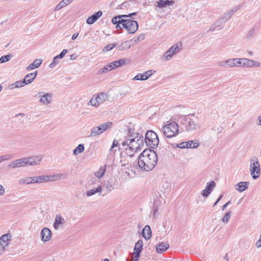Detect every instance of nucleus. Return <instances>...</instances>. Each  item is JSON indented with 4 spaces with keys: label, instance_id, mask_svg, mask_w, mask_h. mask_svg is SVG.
I'll use <instances>...</instances> for the list:
<instances>
[{
    "label": "nucleus",
    "instance_id": "nucleus-8",
    "mask_svg": "<svg viewBox=\"0 0 261 261\" xmlns=\"http://www.w3.org/2000/svg\"><path fill=\"white\" fill-rule=\"evenodd\" d=\"M250 172L254 179L258 178L260 175V168L257 158L253 156L250 159Z\"/></svg>",
    "mask_w": 261,
    "mask_h": 261
},
{
    "label": "nucleus",
    "instance_id": "nucleus-7",
    "mask_svg": "<svg viewBox=\"0 0 261 261\" xmlns=\"http://www.w3.org/2000/svg\"><path fill=\"white\" fill-rule=\"evenodd\" d=\"M147 146L154 148L158 147L159 143V139L157 134L152 130H148L144 139Z\"/></svg>",
    "mask_w": 261,
    "mask_h": 261
},
{
    "label": "nucleus",
    "instance_id": "nucleus-13",
    "mask_svg": "<svg viewBox=\"0 0 261 261\" xmlns=\"http://www.w3.org/2000/svg\"><path fill=\"white\" fill-rule=\"evenodd\" d=\"M66 222L65 219L60 215L56 216L53 226L55 229L58 230L60 227H62Z\"/></svg>",
    "mask_w": 261,
    "mask_h": 261
},
{
    "label": "nucleus",
    "instance_id": "nucleus-21",
    "mask_svg": "<svg viewBox=\"0 0 261 261\" xmlns=\"http://www.w3.org/2000/svg\"><path fill=\"white\" fill-rule=\"evenodd\" d=\"M42 60L40 59H35L33 63L30 64L27 68L28 70H31L39 67L42 64Z\"/></svg>",
    "mask_w": 261,
    "mask_h": 261
},
{
    "label": "nucleus",
    "instance_id": "nucleus-58",
    "mask_svg": "<svg viewBox=\"0 0 261 261\" xmlns=\"http://www.w3.org/2000/svg\"><path fill=\"white\" fill-rule=\"evenodd\" d=\"M30 180L31 184H36V176L30 177Z\"/></svg>",
    "mask_w": 261,
    "mask_h": 261
},
{
    "label": "nucleus",
    "instance_id": "nucleus-20",
    "mask_svg": "<svg viewBox=\"0 0 261 261\" xmlns=\"http://www.w3.org/2000/svg\"><path fill=\"white\" fill-rule=\"evenodd\" d=\"M142 235L144 238L146 240H148L150 239L151 237V230L149 225L145 226L142 230Z\"/></svg>",
    "mask_w": 261,
    "mask_h": 261
},
{
    "label": "nucleus",
    "instance_id": "nucleus-61",
    "mask_svg": "<svg viewBox=\"0 0 261 261\" xmlns=\"http://www.w3.org/2000/svg\"><path fill=\"white\" fill-rule=\"evenodd\" d=\"M77 55L73 54L70 55V58L71 60H75L77 59Z\"/></svg>",
    "mask_w": 261,
    "mask_h": 261
},
{
    "label": "nucleus",
    "instance_id": "nucleus-30",
    "mask_svg": "<svg viewBox=\"0 0 261 261\" xmlns=\"http://www.w3.org/2000/svg\"><path fill=\"white\" fill-rule=\"evenodd\" d=\"M36 181L37 184L48 182H49L48 175L37 176Z\"/></svg>",
    "mask_w": 261,
    "mask_h": 261
},
{
    "label": "nucleus",
    "instance_id": "nucleus-18",
    "mask_svg": "<svg viewBox=\"0 0 261 261\" xmlns=\"http://www.w3.org/2000/svg\"><path fill=\"white\" fill-rule=\"evenodd\" d=\"M249 185V182H247V181L239 182L236 186L237 187V188H236V190L240 192H242L244 191H245L248 189Z\"/></svg>",
    "mask_w": 261,
    "mask_h": 261
},
{
    "label": "nucleus",
    "instance_id": "nucleus-47",
    "mask_svg": "<svg viewBox=\"0 0 261 261\" xmlns=\"http://www.w3.org/2000/svg\"><path fill=\"white\" fill-rule=\"evenodd\" d=\"M235 67H242V58H234Z\"/></svg>",
    "mask_w": 261,
    "mask_h": 261
},
{
    "label": "nucleus",
    "instance_id": "nucleus-51",
    "mask_svg": "<svg viewBox=\"0 0 261 261\" xmlns=\"http://www.w3.org/2000/svg\"><path fill=\"white\" fill-rule=\"evenodd\" d=\"M116 46V44H110L107 45L105 48H103V51H108L111 50H112L114 47Z\"/></svg>",
    "mask_w": 261,
    "mask_h": 261
},
{
    "label": "nucleus",
    "instance_id": "nucleus-35",
    "mask_svg": "<svg viewBox=\"0 0 261 261\" xmlns=\"http://www.w3.org/2000/svg\"><path fill=\"white\" fill-rule=\"evenodd\" d=\"M87 105L91 106L95 108L99 107V105L95 95L90 99L89 101L87 103Z\"/></svg>",
    "mask_w": 261,
    "mask_h": 261
},
{
    "label": "nucleus",
    "instance_id": "nucleus-12",
    "mask_svg": "<svg viewBox=\"0 0 261 261\" xmlns=\"http://www.w3.org/2000/svg\"><path fill=\"white\" fill-rule=\"evenodd\" d=\"M242 67H259L260 66V63L259 62L247 58H242Z\"/></svg>",
    "mask_w": 261,
    "mask_h": 261
},
{
    "label": "nucleus",
    "instance_id": "nucleus-37",
    "mask_svg": "<svg viewBox=\"0 0 261 261\" xmlns=\"http://www.w3.org/2000/svg\"><path fill=\"white\" fill-rule=\"evenodd\" d=\"M99 135H100V133L99 131V128L96 127H93L90 132V135L88 136L89 137H95Z\"/></svg>",
    "mask_w": 261,
    "mask_h": 261
},
{
    "label": "nucleus",
    "instance_id": "nucleus-14",
    "mask_svg": "<svg viewBox=\"0 0 261 261\" xmlns=\"http://www.w3.org/2000/svg\"><path fill=\"white\" fill-rule=\"evenodd\" d=\"M216 184L215 181H211L207 184L205 188L202 191L201 194L202 196L207 197L212 192L213 188L215 187Z\"/></svg>",
    "mask_w": 261,
    "mask_h": 261
},
{
    "label": "nucleus",
    "instance_id": "nucleus-48",
    "mask_svg": "<svg viewBox=\"0 0 261 261\" xmlns=\"http://www.w3.org/2000/svg\"><path fill=\"white\" fill-rule=\"evenodd\" d=\"M106 188L108 192L112 191L115 189L114 186L108 181V182L106 184Z\"/></svg>",
    "mask_w": 261,
    "mask_h": 261
},
{
    "label": "nucleus",
    "instance_id": "nucleus-60",
    "mask_svg": "<svg viewBox=\"0 0 261 261\" xmlns=\"http://www.w3.org/2000/svg\"><path fill=\"white\" fill-rule=\"evenodd\" d=\"M136 14H137V12H133L132 13H129L128 15H121L127 16V18H132V16L136 15Z\"/></svg>",
    "mask_w": 261,
    "mask_h": 261
},
{
    "label": "nucleus",
    "instance_id": "nucleus-39",
    "mask_svg": "<svg viewBox=\"0 0 261 261\" xmlns=\"http://www.w3.org/2000/svg\"><path fill=\"white\" fill-rule=\"evenodd\" d=\"M187 148H195L197 147L199 145V143L195 140V141H190L187 142Z\"/></svg>",
    "mask_w": 261,
    "mask_h": 261
},
{
    "label": "nucleus",
    "instance_id": "nucleus-31",
    "mask_svg": "<svg viewBox=\"0 0 261 261\" xmlns=\"http://www.w3.org/2000/svg\"><path fill=\"white\" fill-rule=\"evenodd\" d=\"M173 56L168 49L164 54L161 57V60L163 62L170 60Z\"/></svg>",
    "mask_w": 261,
    "mask_h": 261
},
{
    "label": "nucleus",
    "instance_id": "nucleus-11",
    "mask_svg": "<svg viewBox=\"0 0 261 261\" xmlns=\"http://www.w3.org/2000/svg\"><path fill=\"white\" fill-rule=\"evenodd\" d=\"M10 238L9 234H3L0 238V252H4L5 247L8 246V242Z\"/></svg>",
    "mask_w": 261,
    "mask_h": 261
},
{
    "label": "nucleus",
    "instance_id": "nucleus-15",
    "mask_svg": "<svg viewBox=\"0 0 261 261\" xmlns=\"http://www.w3.org/2000/svg\"><path fill=\"white\" fill-rule=\"evenodd\" d=\"M67 173H58L54 175H48L49 182L60 180L62 179H66L68 177Z\"/></svg>",
    "mask_w": 261,
    "mask_h": 261
},
{
    "label": "nucleus",
    "instance_id": "nucleus-22",
    "mask_svg": "<svg viewBox=\"0 0 261 261\" xmlns=\"http://www.w3.org/2000/svg\"><path fill=\"white\" fill-rule=\"evenodd\" d=\"M174 4L173 0H159L157 2V7L159 8H164L167 6H171Z\"/></svg>",
    "mask_w": 261,
    "mask_h": 261
},
{
    "label": "nucleus",
    "instance_id": "nucleus-32",
    "mask_svg": "<svg viewBox=\"0 0 261 261\" xmlns=\"http://www.w3.org/2000/svg\"><path fill=\"white\" fill-rule=\"evenodd\" d=\"M113 69H114L113 66L112 65V64H111V63H110V64H108L106 66L103 67L102 69L99 70L98 71L97 73L99 75H101L104 73H106V72L110 71Z\"/></svg>",
    "mask_w": 261,
    "mask_h": 261
},
{
    "label": "nucleus",
    "instance_id": "nucleus-57",
    "mask_svg": "<svg viewBox=\"0 0 261 261\" xmlns=\"http://www.w3.org/2000/svg\"><path fill=\"white\" fill-rule=\"evenodd\" d=\"M118 145V141L117 140H114L112 146L111 147L110 150H112L114 147L117 146Z\"/></svg>",
    "mask_w": 261,
    "mask_h": 261
},
{
    "label": "nucleus",
    "instance_id": "nucleus-33",
    "mask_svg": "<svg viewBox=\"0 0 261 261\" xmlns=\"http://www.w3.org/2000/svg\"><path fill=\"white\" fill-rule=\"evenodd\" d=\"M166 142L168 144H170L172 147H178L180 148H187V142H184L179 144L172 143L169 142V140H167Z\"/></svg>",
    "mask_w": 261,
    "mask_h": 261
},
{
    "label": "nucleus",
    "instance_id": "nucleus-36",
    "mask_svg": "<svg viewBox=\"0 0 261 261\" xmlns=\"http://www.w3.org/2000/svg\"><path fill=\"white\" fill-rule=\"evenodd\" d=\"M85 147L83 144H79L73 151L74 155H77L84 151Z\"/></svg>",
    "mask_w": 261,
    "mask_h": 261
},
{
    "label": "nucleus",
    "instance_id": "nucleus-44",
    "mask_svg": "<svg viewBox=\"0 0 261 261\" xmlns=\"http://www.w3.org/2000/svg\"><path fill=\"white\" fill-rule=\"evenodd\" d=\"M11 57L12 55H11L10 54L2 56L0 58V64L4 63L5 62L9 61L11 59Z\"/></svg>",
    "mask_w": 261,
    "mask_h": 261
},
{
    "label": "nucleus",
    "instance_id": "nucleus-52",
    "mask_svg": "<svg viewBox=\"0 0 261 261\" xmlns=\"http://www.w3.org/2000/svg\"><path fill=\"white\" fill-rule=\"evenodd\" d=\"M155 72V71L153 70H149L144 73L145 77L147 80L150 76H151L153 73Z\"/></svg>",
    "mask_w": 261,
    "mask_h": 261
},
{
    "label": "nucleus",
    "instance_id": "nucleus-23",
    "mask_svg": "<svg viewBox=\"0 0 261 261\" xmlns=\"http://www.w3.org/2000/svg\"><path fill=\"white\" fill-rule=\"evenodd\" d=\"M169 247V245L167 243L162 242L156 247V251L158 253H162L166 251Z\"/></svg>",
    "mask_w": 261,
    "mask_h": 261
},
{
    "label": "nucleus",
    "instance_id": "nucleus-42",
    "mask_svg": "<svg viewBox=\"0 0 261 261\" xmlns=\"http://www.w3.org/2000/svg\"><path fill=\"white\" fill-rule=\"evenodd\" d=\"M217 66L220 67L228 68V65L227 59L218 62L217 63Z\"/></svg>",
    "mask_w": 261,
    "mask_h": 261
},
{
    "label": "nucleus",
    "instance_id": "nucleus-63",
    "mask_svg": "<svg viewBox=\"0 0 261 261\" xmlns=\"http://www.w3.org/2000/svg\"><path fill=\"white\" fill-rule=\"evenodd\" d=\"M17 87H16V82L11 84L10 86H9V88L10 89H13L14 88H16Z\"/></svg>",
    "mask_w": 261,
    "mask_h": 261
},
{
    "label": "nucleus",
    "instance_id": "nucleus-16",
    "mask_svg": "<svg viewBox=\"0 0 261 261\" xmlns=\"http://www.w3.org/2000/svg\"><path fill=\"white\" fill-rule=\"evenodd\" d=\"M51 230L46 227L43 228L40 233V237L42 241L46 242L49 241L51 238Z\"/></svg>",
    "mask_w": 261,
    "mask_h": 261
},
{
    "label": "nucleus",
    "instance_id": "nucleus-62",
    "mask_svg": "<svg viewBox=\"0 0 261 261\" xmlns=\"http://www.w3.org/2000/svg\"><path fill=\"white\" fill-rule=\"evenodd\" d=\"M230 203V201H228L227 203H226L225 204H224L222 207V211H224L225 210V208H226V207L227 206V205L228 204H229Z\"/></svg>",
    "mask_w": 261,
    "mask_h": 261
},
{
    "label": "nucleus",
    "instance_id": "nucleus-54",
    "mask_svg": "<svg viewBox=\"0 0 261 261\" xmlns=\"http://www.w3.org/2000/svg\"><path fill=\"white\" fill-rule=\"evenodd\" d=\"M228 68H234L235 67L234 58L227 59Z\"/></svg>",
    "mask_w": 261,
    "mask_h": 261
},
{
    "label": "nucleus",
    "instance_id": "nucleus-4",
    "mask_svg": "<svg viewBox=\"0 0 261 261\" xmlns=\"http://www.w3.org/2000/svg\"><path fill=\"white\" fill-rule=\"evenodd\" d=\"M41 158L39 156H31L22 158L12 161L8 165L9 168L14 169L29 166H35L40 164Z\"/></svg>",
    "mask_w": 261,
    "mask_h": 261
},
{
    "label": "nucleus",
    "instance_id": "nucleus-25",
    "mask_svg": "<svg viewBox=\"0 0 261 261\" xmlns=\"http://www.w3.org/2000/svg\"><path fill=\"white\" fill-rule=\"evenodd\" d=\"M99 105L103 103L108 99V95L103 92H101L95 95Z\"/></svg>",
    "mask_w": 261,
    "mask_h": 261
},
{
    "label": "nucleus",
    "instance_id": "nucleus-41",
    "mask_svg": "<svg viewBox=\"0 0 261 261\" xmlns=\"http://www.w3.org/2000/svg\"><path fill=\"white\" fill-rule=\"evenodd\" d=\"M67 5L64 0L61 1L55 7L54 11H57L66 6Z\"/></svg>",
    "mask_w": 261,
    "mask_h": 261
},
{
    "label": "nucleus",
    "instance_id": "nucleus-40",
    "mask_svg": "<svg viewBox=\"0 0 261 261\" xmlns=\"http://www.w3.org/2000/svg\"><path fill=\"white\" fill-rule=\"evenodd\" d=\"M101 128L104 131L110 128L112 126V123L110 122H107L106 123H102L99 125Z\"/></svg>",
    "mask_w": 261,
    "mask_h": 261
},
{
    "label": "nucleus",
    "instance_id": "nucleus-34",
    "mask_svg": "<svg viewBox=\"0 0 261 261\" xmlns=\"http://www.w3.org/2000/svg\"><path fill=\"white\" fill-rule=\"evenodd\" d=\"M143 246V242L142 240H139L135 244L134 247V251L135 252L140 253L142 250V247Z\"/></svg>",
    "mask_w": 261,
    "mask_h": 261
},
{
    "label": "nucleus",
    "instance_id": "nucleus-1",
    "mask_svg": "<svg viewBox=\"0 0 261 261\" xmlns=\"http://www.w3.org/2000/svg\"><path fill=\"white\" fill-rule=\"evenodd\" d=\"M158 162L156 153L152 149H146L141 153L138 159V165L144 171L153 169Z\"/></svg>",
    "mask_w": 261,
    "mask_h": 261
},
{
    "label": "nucleus",
    "instance_id": "nucleus-5",
    "mask_svg": "<svg viewBox=\"0 0 261 261\" xmlns=\"http://www.w3.org/2000/svg\"><path fill=\"white\" fill-rule=\"evenodd\" d=\"M162 131L167 139H171L178 134L179 126L174 121L167 122V124L163 126Z\"/></svg>",
    "mask_w": 261,
    "mask_h": 261
},
{
    "label": "nucleus",
    "instance_id": "nucleus-38",
    "mask_svg": "<svg viewBox=\"0 0 261 261\" xmlns=\"http://www.w3.org/2000/svg\"><path fill=\"white\" fill-rule=\"evenodd\" d=\"M30 177H24L21 178H20L18 180V183L20 185L26 184L30 185L31 184L30 181Z\"/></svg>",
    "mask_w": 261,
    "mask_h": 261
},
{
    "label": "nucleus",
    "instance_id": "nucleus-2",
    "mask_svg": "<svg viewBox=\"0 0 261 261\" xmlns=\"http://www.w3.org/2000/svg\"><path fill=\"white\" fill-rule=\"evenodd\" d=\"M130 134L126 136L122 143V146L124 149H129L132 152H136L142 149L144 146V137L139 133Z\"/></svg>",
    "mask_w": 261,
    "mask_h": 261
},
{
    "label": "nucleus",
    "instance_id": "nucleus-10",
    "mask_svg": "<svg viewBox=\"0 0 261 261\" xmlns=\"http://www.w3.org/2000/svg\"><path fill=\"white\" fill-rule=\"evenodd\" d=\"M234 13L231 10H229L224 14L214 24L216 27H219L221 24L226 22L232 16Z\"/></svg>",
    "mask_w": 261,
    "mask_h": 261
},
{
    "label": "nucleus",
    "instance_id": "nucleus-56",
    "mask_svg": "<svg viewBox=\"0 0 261 261\" xmlns=\"http://www.w3.org/2000/svg\"><path fill=\"white\" fill-rule=\"evenodd\" d=\"M140 256V253L138 252H134L133 254V258L135 261H138L139 259V257Z\"/></svg>",
    "mask_w": 261,
    "mask_h": 261
},
{
    "label": "nucleus",
    "instance_id": "nucleus-49",
    "mask_svg": "<svg viewBox=\"0 0 261 261\" xmlns=\"http://www.w3.org/2000/svg\"><path fill=\"white\" fill-rule=\"evenodd\" d=\"M58 58H56V56H55L52 62L49 65V67L51 68H54L58 64Z\"/></svg>",
    "mask_w": 261,
    "mask_h": 261
},
{
    "label": "nucleus",
    "instance_id": "nucleus-29",
    "mask_svg": "<svg viewBox=\"0 0 261 261\" xmlns=\"http://www.w3.org/2000/svg\"><path fill=\"white\" fill-rule=\"evenodd\" d=\"M125 59H120L111 63V64L113 66V68H117L120 67L121 66L124 65L126 64Z\"/></svg>",
    "mask_w": 261,
    "mask_h": 261
},
{
    "label": "nucleus",
    "instance_id": "nucleus-9",
    "mask_svg": "<svg viewBox=\"0 0 261 261\" xmlns=\"http://www.w3.org/2000/svg\"><path fill=\"white\" fill-rule=\"evenodd\" d=\"M38 95L40 97L39 102L45 106L49 105L51 103L53 96L52 93H45L43 91H41L38 93Z\"/></svg>",
    "mask_w": 261,
    "mask_h": 261
},
{
    "label": "nucleus",
    "instance_id": "nucleus-19",
    "mask_svg": "<svg viewBox=\"0 0 261 261\" xmlns=\"http://www.w3.org/2000/svg\"><path fill=\"white\" fill-rule=\"evenodd\" d=\"M182 44L181 42H178L175 44H174L172 46H171L169 48L170 51L172 55H174L179 52L180 50L181 49Z\"/></svg>",
    "mask_w": 261,
    "mask_h": 261
},
{
    "label": "nucleus",
    "instance_id": "nucleus-50",
    "mask_svg": "<svg viewBox=\"0 0 261 261\" xmlns=\"http://www.w3.org/2000/svg\"><path fill=\"white\" fill-rule=\"evenodd\" d=\"M26 79H23L22 81H18L15 82L17 88L23 87L25 85Z\"/></svg>",
    "mask_w": 261,
    "mask_h": 261
},
{
    "label": "nucleus",
    "instance_id": "nucleus-46",
    "mask_svg": "<svg viewBox=\"0 0 261 261\" xmlns=\"http://www.w3.org/2000/svg\"><path fill=\"white\" fill-rule=\"evenodd\" d=\"M231 216V212H227L222 218V221L224 223H227Z\"/></svg>",
    "mask_w": 261,
    "mask_h": 261
},
{
    "label": "nucleus",
    "instance_id": "nucleus-27",
    "mask_svg": "<svg viewBox=\"0 0 261 261\" xmlns=\"http://www.w3.org/2000/svg\"><path fill=\"white\" fill-rule=\"evenodd\" d=\"M132 46L130 41H125L122 42L121 44L117 46V48L119 50H125L129 49Z\"/></svg>",
    "mask_w": 261,
    "mask_h": 261
},
{
    "label": "nucleus",
    "instance_id": "nucleus-64",
    "mask_svg": "<svg viewBox=\"0 0 261 261\" xmlns=\"http://www.w3.org/2000/svg\"><path fill=\"white\" fill-rule=\"evenodd\" d=\"M78 36H79L78 33H74L71 37L72 40H75L77 38Z\"/></svg>",
    "mask_w": 261,
    "mask_h": 261
},
{
    "label": "nucleus",
    "instance_id": "nucleus-24",
    "mask_svg": "<svg viewBox=\"0 0 261 261\" xmlns=\"http://www.w3.org/2000/svg\"><path fill=\"white\" fill-rule=\"evenodd\" d=\"M102 187L101 186H98L95 189H92L87 191L86 196L87 197H90L93 196L96 193H98L99 195H100L102 192Z\"/></svg>",
    "mask_w": 261,
    "mask_h": 261
},
{
    "label": "nucleus",
    "instance_id": "nucleus-45",
    "mask_svg": "<svg viewBox=\"0 0 261 261\" xmlns=\"http://www.w3.org/2000/svg\"><path fill=\"white\" fill-rule=\"evenodd\" d=\"M146 80L147 79L145 77V74L144 73L143 74L139 73V74H137L133 78V80H135V81H139V80L145 81V80Z\"/></svg>",
    "mask_w": 261,
    "mask_h": 261
},
{
    "label": "nucleus",
    "instance_id": "nucleus-3",
    "mask_svg": "<svg viewBox=\"0 0 261 261\" xmlns=\"http://www.w3.org/2000/svg\"><path fill=\"white\" fill-rule=\"evenodd\" d=\"M126 16L118 15L112 19V22L116 25V29L121 30L125 29L128 34H134L138 29L137 21L132 18H127Z\"/></svg>",
    "mask_w": 261,
    "mask_h": 261
},
{
    "label": "nucleus",
    "instance_id": "nucleus-43",
    "mask_svg": "<svg viewBox=\"0 0 261 261\" xmlns=\"http://www.w3.org/2000/svg\"><path fill=\"white\" fill-rule=\"evenodd\" d=\"M130 4L129 2H125L118 5L117 8L120 9H127L130 7Z\"/></svg>",
    "mask_w": 261,
    "mask_h": 261
},
{
    "label": "nucleus",
    "instance_id": "nucleus-26",
    "mask_svg": "<svg viewBox=\"0 0 261 261\" xmlns=\"http://www.w3.org/2000/svg\"><path fill=\"white\" fill-rule=\"evenodd\" d=\"M37 73H38L37 71H36L34 72L31 73H29V74L26 75L23 79H26L25 85H28V84L32 83L33 82V81L35 80V79L36 78V77L37 75Z\"/></svg>",
    "mask_w": 261,
    "mask_h": 261
},
{
    "label": "nucleus",
    "instance_id": "nucleus-6",
    "mask_svg": "<svg viewBox=\"0 0 261 261\" xmlns=\"http://www.w3.org/2000/svg\"><path fill=\"white\" fill-rule=\"evenodd\" d=\"M181 124L186 131H192L199 127L198 119L193 115L185 116L181 120Z\"/></svg>",
    "mask_w": 261,
    "mask_h": 261
},
{
    "label": "nucleus",
    "instance_id": "nucleus-59",
    "mask_svg": "<svg viewBox=\"0 0 261 261\" xmlns=\"http://www.w3.org/2000/svg\"><path fill=\"white\" fill-rule=\"evenodd\" d=\"M256 123L258 125L261 126V114L257 117L256 119Z\"/></svg>",
    "mask_w": 261,
    "mask_h": 261
},
{
    "label": "nucleus",
    "instance_id": "nucleus-55",
    "mask_svg": "<svg viewBox=\"0 0 261 261\" xmlns=\"http://www.w3.org/2000/svg\"><path fill=\"white\" fill-rule=\"evenodd\" d=\"M242 7V5H239L237 6H234L232 9L231 10L232 11V12L234 13L235 12L239 11Z\"/></svg>",
    "mask_w": 261,
    "mask_h": 261
},
{
    "label": "nucleus",
    "instance_id": "nucleus-28",
    "mask_svg": "<svg viewBox=\"0 0 261 261\" xmlns=\"http://www.w3.org/2000/svg\"><path fill=\"white\" fill-rule=\"evenodd\" d=\"M107 166L104 165L100 167L99 169L94 173V175L98 178H101L106 171Z\"/></svg>",
    "mask_w": 261,
    "mask_h": 261
},
{
    "label": "nucleus",
    "instance_id": "nucleus-17",
    "mask_svg": "<svg viewBox=\"0 0 261 261\" xmlns=\"http://www.w3.org/2000/svg\"><path fill=\"white\" fill-rule=\"evenodd\" d=\"M102 14L101 11H99L93 14L92 16L89 17L86 20V22L89 24L94 23Z\"/></svg>",
    "mask_w": 261,
    "mask_h": 261
},
{
    "label": "nucleus",
    "instance_id": "nucleus-53",
    "mask_svg": "<svg viewBox=\"0 0 261 261\" xmlns=\"http://www.w3.org/2000/svg\"><path fill=\"white\" fill-rule=\"evenodd\" d=\"M12 158L11 155L6 154L0 156V161L1 162L4 161H7L11 159Z\"/></svg>",
    "mask_w": 261,
    "mask_h": 261
}]
</instances>
